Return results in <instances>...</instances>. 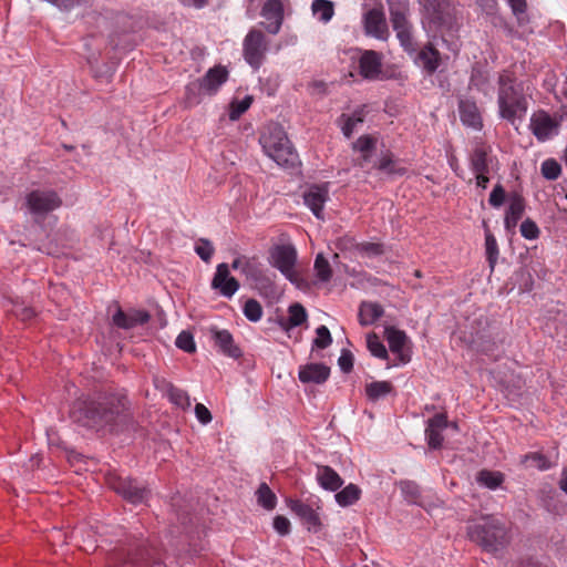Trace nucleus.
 I'll list each match as a JSON object with an SVG mask.
<instances>
[{
  "instance_id": "f257e3e1",
  "label": "nucleus",
  "mask_w": 567,
  "mask_h": 567,
  "mask_svg": "<svg viewBox=\"0 0 567 567\" xmlns=\"http://www.w3.org/2000/svg\"><path fill=\"white\" fill-rule=\"evenodd\" d=\"M71 417L79 424L102 430L115 431L131 421L127 399L124 395L110 394L97 398H79L72 405Z\"/></svg>"
},
{
  "instance_id": "f03ea898",
  "label": "nucleus",
  "mask_w": 567,
  "mask_h": 567,
  "mask_svg": "<svg viewBox=\"0 0 567 567\" xmlns=\"http://www.w3.org/2000/svg\"><path fill=\"white\" fill-rule=\"evenodd\" d=\"M497 105L502 118L515 124L522 121L528 110V102L522 83L513 72L503 71L498 75Z\"/></svg>"
},
{
  "instance_id": "7ed1b4c3",
  "label": "nucleus",
  "mask_w": 567,
  "mask_h": 567,
  "mask_svg": "<svg viewBox=\"0 0 567 567\" xmlns=\"http://www.w3.org/2000/svg\"><path fill=\"white\" fill-rule=\"evenodd\" d=\"M467 535L487 551H498L509 543L506 526L496 517H483L467 527Z\"/></svg>"
},
{
  "instance_id": "20e7f679",
  "label": "nucleus",
  "mask_w": 567,
  "mask_h": 567,
  "mask_svg": "<svg viewBox=\"0 0 567 567\" xmlns=\"http://www.w3.org/2000/svg\"><path fill=\"white\" fill-rule=\"evenodd\" d=\"M259 142L265 154L279 166L289 167L296 164L298 156L281 126L277 124L267 126Z\"/></svg>"
},
{
  "instance_id": "39448f33",
  "label": "nucleus",
  "mask_w": 567,
  "mask_h": 567,
  "mask_svg": "<svg viewBox=\"0 0 567 567\" xmlns=\"http://www.w3.org/2000/svg\"><path fill=\"white\" fill-rule=\"evenodd\" d=\"M107 561L111 567L118 565H126L128 567H161L155 549L151 548L144 540L131 545L128 549L117 548L110 554Z\"/></svg>"
},
{
  "instance_id": "423d86ee",
  "label": "nucleus",
  "mask_w": 567,
  "mask_h": 567,
  "mask_svg": "<svg viewBox=\"0 0 567 567\" xmlns=\"http://www.w3.org/2000/svg\"><path fill=\"white\" fill-rule=\"evenodd\" d=\"M241 54L245 62L255 71L259 70L267 59L270 40L266 33L252 27L243 39Z\"/></svg>"
},
{
  "instance_id": "0eeeda50",
  "label": "nucleus",
  "mask_w": 567,
  "mask_h": 567,
  "mask_svg": "<svg viewBox=\"0 0 567 567\" xmlns=\"http://www.w3.org/2000/svg\"><path fill=\"white\" fill-rule=\"evenodd\" d=\"M389 9L390 21L400 44L406 50L413 49L412 24L409 20V0H385Z\"/></svg>"
},
{
  "instance_id": "6e6552de",
  "label": "nucleus",
  "mask_w": 567,
  "mask_h": 567,
  "mask_svg": "<svg viewBox=\"0 0 567 567\" xmlns=\"http://www.w3.org/2000/svg\"><path fill=\"white\" fill-rule=\"evenodd\" d=\"M23 206L34 218H44L62 206V198L54 189L37 188L24 196Z\"/></svg>"
},
{
  "instance_id": "1a4fd4ad",
  "label": "nucleus",
  "mask_w": 567,
  "mask_h": 567,
  "mask_svg": "<svg viewBox=\"0 0 567 567\" xmlns=\"http://www.w3.org/2000/svg\"><path fill=\"white\" fill-rule=\"evenodd\" d=\"M296 261L297 250L292 245H277L269 251V264L291 282L297 280Z\"/></svg>"
},
{
  "instance_id": "9d476101",
  "label": "nucleus",
  "mask_w": 567,
  "mask_h": 567,
  "mask_svg": "<svg viewBox=\"0 0 567 567\" xmlns=\"http://www.w3.org/2000/svg\"><path fill=\"white\" fill-rule=\"evenodd\" d=\"M262 21L260 25L269 34L276 35L280 32L285 20V3L282 0H266L260 9Z\"/></svg>"
},
{
  "instance_id": "9b49d317",
  "label": "nucleus",
  "mask_w": 567,
  "mask_h": 567,
  "mask_svg": "<svg viewBox=\"0 0 567 567\" xmlns=\"http://www.w3.org/2000/svg\"><path fill=\"white\" fill-rule=\"evenodd\" d=\"M362 27L365 35L377 40L386 41L390 37L385 13L382 8H372L365 11L362 16Z\"/></svg>"
},
{
  "instance_id": "f8f14e48",
  "label": "nucleus",
  "mask_w": 567,
  "mask_h": 567,
  "mask_svg": "<svg viewBox=\"0 0 567 567\" xmlns=\"http://www.w3.org/2000/svg\"><path fill=\"white\" fill-rule=\"evenodd\" d=\"M228 71L224 66H214L199 80L188 84V91H203L204 94L214 95L227 81Z\"/></svg>"
},
{
  "instance_id": "ddd939ff",
  "label": "nucleus",
  "mask_w": 567,
  "mask_h": 567,
  "mask_svg": "<svg viewBox=\"0 0 567 567\" xmlns=\"http://www.w3.org/2000/svg\"><path fill=\"white\" fill-rule=\"evenodd\" d=\"M559 122L546 111L539 110L532 114L529 128L536 138L544 142L558 133Z\"/></svg>"
},
{
  "instance_id": "4468645a",
  "label": "nucleus",
  "mask_w": 567,
  "mask_h": 567,
  "mask_svg": "<svg viewBox=\"0 0 567 567\" xmlns=\"http://www.w3.org/2000/svg\"><path fill=\"white\" fill-rule=\"evenodd\" d=\"M109 485L133 504L144 502L148 495L146 488L138 486L135 481L130 478L113 476L109 478Z\"/></svg>"
},
{
  "instance_id": "2eb2a0df",
  "label": "nucleus",
  "mask_w": 567,
  "mask_h": 567,
  "mask_svg": "<svg viewBox=\"0 0 567 567\" xmlns=\"http://www.w3.org/2000/svg\"><path fill=\"white\" fill-rule=\"evenodd\" d=\"M449 426V420L445 413H437L429 419L425 427V440L432 450H439L443 445V432Z\"/></svg>"
},
{
  "instance_id": "dca6fc26",
  "label": "nucleus",
  "mask_w": 567,
  "mask_h": 567,
  "mask_svg": "<svg viewBox=\"0 0 567 567\" xmlns=\"http://www.w3.org/2000/svg\"><path fill=\"white\" fill-rule=\"evenodd\" d=\"M329 198L328 185H312L303 194V202L318 219H323V207Z\"/></svg>"
},
{
  "instance_id": "f3484780",
  "label": "nucleus",
  "mask_w": 567,
  "mask_h": 567,
  "mask_svg": "<svg viewBox=\"0 0 567 567\" xmlns=\"http://www.w3.org/2000/svg\"><path fill=\"white\" fill-rule=\"evenodd\" d=\"M359 72L363 79L377 80L382 73V54L374 50H364L359 59Z\"/></svg>"
},
{
  "instance_id": "a211bd4d",
  "label": "nucleus",
  "mask_w": 567,
  "mask_h": 567,
  "mask_svg": "<svg viewBox=\"0 0 567 567\" xmlns=\"http://www.w3.org/2000/svg\"><path fill=\"white\" fill-rule=\"evenodd\" d=\"M212 287L218 290L224 297L230 298L239 289V282L234 277L229 276L227 264H219L213 278Z\"/></svg>"
},
{
  "instance_id": "6ab92c4d",
  "label": "nucleus",
  "mask_w": 567,
  "mask_h": 567,
  "mask_svg": "<svg viewBox=\"0 0 567 567\" xmlns=\"http://www.w3.org/2000/svg\"><path fill=\"white\" fill-rule=\"evenodd\" d=\"M491 147L478 142L470 153L468 162L472 172L475 173H489L493 164L491 156Z\"/></svg>"
},
{
  "instance_id": "aec40b11",
  "label": "nucleus",
  "mask_w": 567,
  "mask_h": 567,
  "mask_svg": "<svg viewBox=\"0 0 567 567\" xmlns=\"http://www.w3.org/2000/svg\"><path fill=\"white\" fill-rule=\"evenodd\" d=\"M330 375V368L323 363H307L299 367L298 378L302 383L322 384Z\"/></svg>"
},
{
  "instance_id": "412c9836",
  "label": "nucleus",
  "mask_w": 567,
  "mask_h": 567,
  "mask_svg": "<svg viewBox=\"0 0 567 567\" xmlns=\"http://www.w3.org/2000/svg\"><path fill=\"white\" fill-rule=\"evenodd\" d=\"M289 508L307 525L308 530L318 532L321 523L318 513L308 504L298 501H289Z\"/></svg>"
},
{
  "instance_id": "4be33fe9",
  "label": "nucleus",
  "mask_w": 567,
  "mask_h": 567,
  "mask_svg": "<svg viewBox=\"0 0 567 567\" xmlns=\"http://www.w3.org/2000/svg\"><path fill=\"white\" fill-rule=\"evenodd\" d=\"M526 208L524 197L518 193L509 196L508 207L505 213L504 225L507 230L514 229L523 217Z\"/></svg>"
},
{
  "instance_id": "5701e85b",
  "label": "nucleus",
  "mask_w": 567,
  "mask_h": 567,
  "mask_svg": "<svg viewBox=\"0 0 567 567\" xmlns=\"http://www.w3.org/2000/svg\"><path fill=\"white\" fill-rule=\"evenodd\" d=\"M212 338L218 350L230 358L237 359L241 355L239 347L235 344L234 338L228 330L210 329Z\"/></svg>"
},
{
  "instance_id": "b1692460",
  "label": "nucleus",
  "mask_w": 567,
  "mask_h": 567,
  "mask_svg": "<svg viewBox=\"0 0 567 567\" xmlns=\"http://www.w3.org/2000/svg\"><path fill=\"white\" fill-rule=\"evenodd\" d=\"M385 338L389 343L390 350L398 354L402 363L410 361V357L404 353L403 349L408 342V337L404 331L393 327L385 328Z\"/></svg>"
},
{
  "instance_id": "393cba45",
  "label": "nucleus",
  "mask_w": 567,
  "mask_h": 567,
  "mask_svg": "<svg viewBox=\"0 0 567 567\" xmlns=\"http://www.w3.org/2000/svg\"><path fill=\"white\" fill-rule=\"evenodd\" d=\"M461 121L464 125L480 130L482 127V116L474 101L461 100L458 103Z\"/></svg>"
},
{
  "instance_id": "a878e982",
  "label": "nucleus",
  "mask_w": 567,
  "mask_h": 567,
  "mask_svg": "<svg viewBox=\"0 0 567 567\" xmlns=\"http://www.w3.org/2000/svg\"><path fill=\"white\" fill-rule=\"evenodd\" d=\"M316 478L322 488L331 492H337L343 484L341 476L327 465L317 467Z\"/></svg>"
},
{
  "instance_id": "bb28decb",
  "label": "nucleus",
  "mask_w": 567,
  "mask_h": 567,
  "mask_svg": "<svg viewBox=\"0 0 567 567\" xmlns=\"http://www.w3.org/2000/svg\"><path fill=\"white\" fill-rule=\"evenodd\" d=\"M150 316L145 311H134L132 313H125L121 309H118L113 316V322L118 328L130 329L135 327L136 324H143L147 322Z\"/></svg>"
},
{
  "instance_id": "cd10ccee",
  "label": "nucleus",
  "mask_w": 567,
  "mask_h": 567,
  "mask_svg": "<svg viewBox=\"0 0 567 567\" xmlns=\"http://www.w3.org/2000/svg\"><path fill=\"white\" fill-rule=\"evenodd\" d=\"M375 167L390 176H402L406 173V168L402 165V162L395 158L391 152L382 154Z\"/></svg>"
},
{
  "instance_id": "c85d7f7f",
  "label": "nucleus",
  "mask_w": 567,
  "mask_h": 567,
  "mask_svg": "<svg viewBox=\"0 0 567 567\" xmlns=\"http://www.w3.org/2000/svg\"><path fill=\"white\" fill-rule=\"evenodd\" d=\"M365 116L364 107L357 109L351 115L341 114L338 118V124L341 127L343 135L350 138L358 124L363 123Z\"/></svg>"
},
{
  "instance_id": "c756f323",
  "label": "nucleus",
  "mask_w": 567,
  "mask_h": 567,
  "mask_svg": "<svg viewBox=\"0 0 567 567\" xmlns=\"http://www.w3.org/2000/svg\"><path fill=\"white\" fill-rule=\"evenodd\" d=\"M383 312L382 306L377 302H362L359 308V321L362 326L373 324Z\"/></svg>"
},
{
  "instance_id": "7c9ffc66",
  "label": "nucleus",
  "mask_w": 567,
  "mask_h": 567,
  "mask_svg": "<svg viewBox=\"0 0 567 567\" xmlns=\"http://www.w3.org/2000/svg\"><path fill=\"white\" fill-rule=\"evenodd\" d=\"M361 494V488L358 485L350 483L336 493L334 499L341 507H348L357 503L360 499Z\"/></svg>"
},
{
  "instance_id": "2f4dec72",
  "label": "nucleus",
  "mask_w": 567,
  "mask_h": 567,
  "mask_svg": "<svg viewBox=\"0 0 567 567\" xmlns=\"http://www.w3.org/2000/svg\"><path fill=\"white\" fill-rule=\"evenodd\" d=\"M375 145L377 140L371 135H362L352 144L353 151L362 154L361 161L358 163L360 167H363L364 163L370 159Z\"/></svg>"
},
{
  "instance_id": "473e14b6",
  "label": "nucleus",
  "mask_w": 567,
  "mask_h": 567,
  "mask_svg": "<svg viewBox=\"0 0 567 567\" xmlns=\"http://www.w3.org/2000/svg\"><path fill=\"white\" fill-rule=\"evenodd\" d=\"M419 59L429 73L435 72L440 66V52L432 44L425 45L420 51Z\"/></svg>"
},
{
  "instance_id": "72a5a7b5",
  "label": "nucleus",
  "mask_w": 567,
  "mask_h": 567,
  "mask_svg": "<svg viewBox=\"0 0 567 567\" xmlns=\"http://www.w3.org/2000/svg\"><path fill=\"white\" fill-rule=\"evenodd\" d=\"M311 10L313 16L323 23H328L334 14V6L330 0H313Z\"/></svg>"
},
{
  "instance_id": "f704fd0d",
  "label": "nucleus",
  "mask_w": 567,
  "mask_h": 567,
  "mask_svg": "<svg viewBox=\"0 0 567 567\" xmlns=\"http://www.w3.org/2000/svg\"><path fill=\"white\" fill-rule=\"evenodd\" d=\"M392 390L393 385L389 381H374L365 385V394L371 401L386 396Z\"/></svg>"
},
{
  "instance_id": "c9c22d12",
  "label": "nucleus",
  "mask_w": 567,
  "mask_h": 567,
  "mask_svg": "<svg viewBox=\"0 0 567 567\" xmlns=\"http://www.w3.org/2000/svg\"><path fill=\"white\" fill-rule=\"evenodd\" d=\"M485 227V251H486V259L488 261L491 270H494L495 265L498 259V245L496 241V238L494 235L489 231L486 223H484Z\"/></svg>"
},
{
  "instance_id": "e433bc0d",
  "label": "nucleus",
  "mask_w": 567,
  "mask_h": 567,
  "mask_svg": "<svg viewBox=\"0 0 567 567\" xmlns=\"http://www.w3.org/2000/svg\"><path fill=\"white\" fill-rule=\"evenodd\" d=\"M476 480L478 484L495 489L504 482V475L501 472L482 470L477 473Z\"/></svg>"
},
{
  "instance_id": "4c0bfd02",
  "label": "nucleus",
  "mask_w": 567,
  "mask_h": 567,
  "mask_svg": "<svg viewBox=\"0 0 567 567\" xmlns=\"http://www.w3.org/2000/svg\"><path fill=\"white\" fill-rule=\"evenodd\" d=\"M520 463L526 467H535L540 471H546L551 467L548 458L540 452H530L523 455Z\"/></svg>"
},
{
  "instance_id": "58836bf2",
  "label": "nucleus",
  "mask_w": 567,
  "mask_h": 567,
  "mask_svg": "<svg viewBox=\"0 0 567 567\" xmlns=\"http://www.w3.org/2000/svg\"><path fill=\"white\" fill-rule=\"evenodd\" d=\"M257 502L264 508L271 511L276 507L277 497L266 483H261L256 492Z\"/></svg>"
},
{
  "instance_id": "ea45409f",
  "label": "nucleus",
  "mask_w": 567,
  "mask_h": 567,
  "mask_svg": "<svg viewBox=\"0 0 567 567\" xmlns=\"http://www.w3.org/2000/svg\"><path fill=\"white\" fill-rule=\"evenodd\" d=\"M316 276L322 282H327L332 277V269L329 261L323 257L322 254H318L313 265Z\"/></svg>"
},
{
  "instance_id": "a19ab883",
  "label": "nucleus",
  "mask_w": 567,
  "mask_h": 567,
  "mask_svg": "<svg viewBox=\"0 0 567 567\" xmlns=\"http://www.w3.org/2000/svg\"><path fill=\"white\" fill-rule=\"evenodd\" d=\"M367 347L373 357L379 359H388V351L375 333L368 334Z\"/></svg>"
},
{
  "instance_id": "79ce46f5",
  "label": "nucleus",
  "mask_w": 567,
  "mask_h": 567,
  "mask_svg": "<svg viewBox=\"0 0 567 567\" xmlns=\"http://www.w3.org/2000/svg\"><path fill=\"white\" fill-rule=\"evenodd\" d=\"M251 103V96H245L243 100L231 102L229 118L231 121L238 120L250 107Z\"/></svg>"
},
{
  "instance_id": "37998d69",
  "label": "nucleus",
  "mask_w": 567,
  "mask_h": 567,
  "mask_svg": "<svg viewBox=\"0 0 567 567\" xmlns=\"http://www.w3.org/2000/svg\"><path fill=\"white\" fill-rule=\"evenodd\" d=\"M288 312V322L290 327H298L307 320L306 309L300 303L291 305Z\"/></svg>"
},
{
  "instance_id": "c03bdc74",
  "label": "nucleus",
  "mask_w": 567,
  "mask_h": 567,
  "mask_svg": "<svg viewBox=\"0 0 567 567\" xmlns=\"http://www.w3.org/2000/svg\"><path fill=\"white\" fill-rule=\"evenodd\" d=\"M244 315L249 321L257 322L262 317V307L257 300L249 299L245 302Z\"/></svg>"
},
{
  "instance_id": "a18cd8bd",
  "label": "nucleus",
  "mask_w": 567,
  "mask_h": 567,
  "mask_svg": "<svg viewBox=\"0 0 567 567\" xmlns=\"http://www.w3.org/2000/svg\"><path fill=\"white\" fill-rule=\"evenodd\" d=\"M168 396H169V400L175 405H177L184 410L190 406V399H189L188 394L178 388L171 385L169 390H168Z\"/></svg>"
},
{
  "instance_id": "49530a36",
  "label": "nucleus",
  "mask_w": 567,
  "mask_h": 567,
  "mask_svg": "<svg viewBox=\"0 0 567 567\" xmlns=\"http://www.w3.org/2000/svg\"><path fill=\"white\" fill-rule=\"evenodd\" d=\"M359 254L365 257H375L384 252L383 245L380 243H360L357 246Z\"/></svg>"
},
{
  "instance_id": "de8ad7c7",
  "label": "nucleus",
  "mask_w": 567,
  "mask_h": 567,
  "mask_svg": "<svg viewBox=\"0 0 567 567\" xmlns=\"http://www.w3.org/2000/svg\"><path fill=\"white\" fill-rule=\"evenodd\" d=\"M175 344L178 349H181L187 353H193L196 350L193 334L188 331H182L177 336Z\"/></svg>"
},
{
  "instance_id": "09e8293b",
  "label": "nucleus",
  "mask_w": 567,
  "mask_h": 567,
  "mask_svg": "<svg viewBox=\"0 0 567 567\" xmlns=\"http://www.w3.org/2000/svg\"><path fill=\"white\" fill-rule=\"evenodd\" d=\"M401 491L405 499L410 503H416L420 496L419 486L411 481H403L400 483Z\"/></svg>"
},
{
  "instance_id": "8fccbe9b",
  "label": "nucleus",
  "mask_w": 567,
  "mask_h": 567,
  "mask_svg": "<svg viewBox=\"0 0 567 567\" xmlns=\"http://www.w3.org/2000/svg\"><path fill=\"white\" fill-rule=\"evenodd\" d=\"M520 234L524 238L534 240L539 237L540 230L535 221L527 218L520 224Z\"/></svg>"
},
{
  "instance_id": "3c124183",
  "label": "nucleus",
  "mask_w": 567,
  "mask_h": 567,
  "mask_svg": "<svg viewBox=\"0 0 567 567\" xmlns=\"http://www.w3.org/2000/svg\"><path fill=\"white\" fill-rule=\"evenodd\" d=\"M195 251L200 257L202 260L208 262L214 254V247L208 239L202 238L196 244Z\"/></svg>"
},
{
  "instance_id": "603ef678",
  "label": "nucleus",
  "mask_w": 567,
  "mask_h": 567,
  "mask_svg": "<svg viewBox=\"0 0 567 567\" xmlns=\"http://www.w3.org/2000/svg\"><path fill=\"white\" fill-rule=\"evenodd\" d=\"M317 337L313 340V344L319 349H326L332 342V338L329 329L326 326H320L316 330Z\"/></svg>"
},
{
  "instance_id": "864d4df0",
  "label": "nucleus",
  "mask_w": 567,
  "mask_h": 567,
  "mask_svg": "<svg viewBox=\"0 0 567 567\" xmlns=\"http://www.w3.org/2000/svg\"><path fill=\"white\" fill-rule=\"evenodd\" d=\"M560 166L557 162L554 159H546L542 164V174L547 179L554 181L556 179L560 174Z\"/></svg>"
},
{
  "instance_id": "5fc2aeb1",
  "label": "nucleus",
  "mask_w": 567,
  "mask_h": 567,
  "mask_svg": "<svg viewBox=\"0 0 567 567\" xmlns=\"http://www.w3.org/2000/svg\"><path fill=\"white\" fill-rule=\"evenodd\" d=\"M505 189L501 184H496L489 194L488 203L492 207L498 208L504 204Z\"/></svg>"
},
{
  "instance_id": "6e6d98bb",
  "label": "nucleus",
  "mask_w": 567,
  "mask_h": 567,
  "mask_svg": "<svg viewBox=\"0 0 567 567\" xmlns=\"http://www.w3.org/2000/svg\"><path fill=\"white\" fill-rule=\"evenodd\" d=\"M243 274L254 281H258L262 277V271L260 268L256 265V262L251 260H247L246 264L243 267Z\"/></svg>"
},
{
  "instance_id": "4d7b16f0",
  "label": "nucleus",
  "mask_w": 567,
  "mask_h": 567,
  "mask_svg": "<svg viewBox=\"0 0 567 567\" xmlns=\"http://www.w3.org/2000/svg\"><path fill=\"white\" fill-rule=\"evenodd\" d=\"M243 274L254 281H258L262 277V271L260 268L256 265V262L251 260H247L246 264L243 267Z\"/></svg>"
},
{
  "instance_id": "13d9d810",
  "label": "nucleus",
  "mask_w": 567,
  "mask_h": 567,
  "mask_svg": "<svg viewBox=\"0 0 567 567\" xmlns=\"http://www.w3.org/2000/svg\"><path fill=\"white\" fill-rule=\"evenodd\" d=\"M243 274L254 281H258L262 277V271L260 268L256 265V262L251 260H247L246 264L243 267Z\"/></svg>"
},
{
  "instance_id": "bf43d9fd",
  "label": "nucleus",
  "mask_w": 567,
  "mask_h": 567,
  "mask_svg": "<svg viewBox=\"0 0 567 567\" xmlns=\"http://www.w3.org/2000/svg\"><path fill=\"white\" fill-rule=\"evenodd\" d=\"M338 364L343 372H350L353 368V354L349 350H342Z\"/></svg>"
},
{
  "instance_id": "052dcab7",
  "label": "nucleus",
  "mask_w": 567,
  "mask_h": 567,
  "mask_svg": "<svg viewBox=\"0 0 567 567\" xmlns=\"http://www.w3.org/2000/svg\"><path fill=\"white\" fill-rule=\"evenodd\" d=\"M274 528L282 536L290 533V522L287 517L278 515L274 518Z\"/></svg>"
},
{
  "instance_id": "680f3d73",
  "label": "nucleus",
  "mask_w": 567,
  "mask_h": 567,
  "mask_svg": "<svg viewBox=\"0 0 567 567\" xmlns=\"http://www.w3.org/2000/svg\"><path fill=\"white\" fill-rule=\"evenodd\" d=\"M195 415L197 420L206 425L212 421V413L202 403H197L195 405Z\"/></svg>"
},
{
  "instance_id": "e2e57ef3",
  "label": "nucleus",
  "mask_w": 567,
  "mask_h": 567,
  "mask_svg": "<svg viewBox=\"0 0 567 567\" xmlns=\"http://www.w3.org/2000/svg\"><path fill=\"white\" fill-rule=\"evenodd\" d=\"M12 312L22 321H27L34 316V310L24 305H16L12 309Z\"/></svg>"
},
{
  "instance_id": "0e129e2a",
  "label": "nucleus",
  "mask_w": 567,
  "mask_h": 567,
  "mask_svg": "<svg viewBox=\"0 0 567 567\" xmlns=\"http://www.w3.org/2000/svg\"><path fill=\"white\" fill-rule=\"evenodd\" d=\"M508 4L517 19H519V17L526 12V0H508Z\"/></svg>"
},
{
  "instance_id": "69168bd1",
  "label": "nucleus",
  "mask_w": 567,
  "mask_h": 567,
  "mask_svg": "<svg viewBox=\"0 0 567 567\" xmlns=\"http://www.w3.org/2000/svg\"><path fill=\"white\" fill-rule=\"evenodd\" d=\"M204 93L203 91H188V84L186 85L185 91V101L188 106L197 105L200 102L199 94Z\"/></svg>"
},
{
  "instance_id": "338daca9",
  "label": "nucleus",
  "mask_w": 567,
  "mask_h": 567,
  "mask_svg": "<svg viewBox=\"0 0 567 567\" xmlns=\"http://www.w3.org/2000/svg\"><path fill=\"white\" fill-rule=\"evenodd\" d=\"M485 82V79L483 78V74L480 70L473 69L472 75H471V85L481 89L482 84Z\"/></svg>"
},
{
  "instance_id": "774afa93",
  "label": "nucleus",
  "mask_w": 567,
  "mask_h": 567,
  "mask_svg": "<svg viewBox=\"0 0 567 567\" xmlns=\"http://www.w3.org/2000/svg\"><path fill=\"white\" fill-rule=\"evenodd\" d=\"M488 173H475V179H476V186L485 189L487 187V184L489 182V178L487 176Z\"/></svg>"
}]
</instances>
